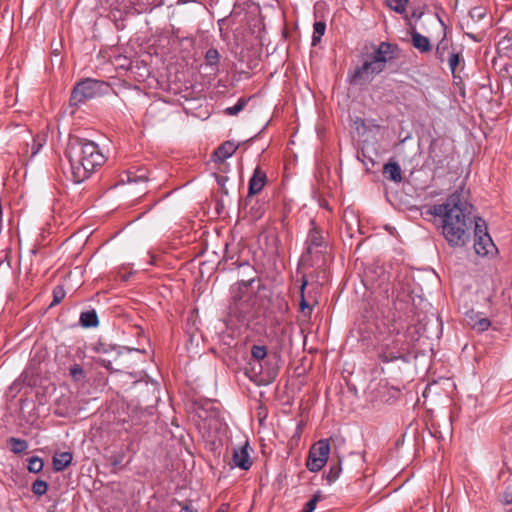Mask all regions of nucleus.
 Instances as JSON below:
<instances>
[{
    "label": "nucleus",
    "mask_w": 512,
    "mask_h": 512,
    "mask_svg": "<svg viewBox=\"0 0 512 512\" xmlns=\"http://www.w3.org/2000/svg\"><path fill=\"white\" fill-rule=\"evenodd\" d=\"M448 60L449 68L452 74L455 73L458 65L460 64L462 57L459 52H456L454 49L449 53V56L446 58Z\"/></svg>",
    "instance_id": "nucleus-27"
},
{
    "label": "nucleus",
    "mask_w": 512,
    "mask_h": 512,
    "mask_svg": "<svg viewBox=\"0 0 512 512\" xmlns=\"http://www.w3.org/2000/svg\"><path fill=\"white\" fill-rule=\"evenodd\" d=\"M80 324L85 328L97 327L99 324L97 313L94 309L82 312L79 319Z\"/></svg>",
    "instance_id": "nucleus-19"
},
{
    "label": "nucleus",
    "mask_w": 512,
    "mask_h": 512,
    "mask_svg": "<svg viewBox=\"0 0 512 512\" xmlns=\"http://www.w3.org/2000/svg\"><path fill=\"white\" fill-rule=\"evenodd\" d=\"M326 31V23L324 21H317L313 25L312 45L316 46L320 41L321 37Z\"/></svg>",
    "instance_id": "nucleus-22"
},
{
    "label": "nucleus",
    "mask_w": 512,
    "mask_h": 512,
    "mask_svg": "<svg viewBox=\"0 0 512 512\" xmlns=\"http://www.w3.org/2000/svg\"><path fill=\"white\" fill-rule=\"evenodd\" d=\"M180 512H196L191 506L189 505H184Z\"/></svg>",
    "instance_id": "nucleus-38"
},
{
    "label": "nucleus",
    "mask_w": 512,
    "mask_h": 512,
    "mask_svg": "<svg viewBox=\"0 0 512 512\" xmlns=\"http://www.w3.org/2000/svg\"><path fill=\"white\" fill-rule=\"evenodd\" d=\"M110 89V84L105 81L86 78L74 86L70 96V105L79 106L88 100L108 94Z\"/></svg>",
    "instance_id": "nucleus-4"
},
{
    "label": "nucleus",
    "mask_w": 512,
    "mask_h": 512,
    "mask_svg": "<svg viewBox=\"0 0 512 512\" xmlns=\"http://www.w3.org/2000/svg\"><path fill=\"white\" fill-rule=\"evenodd\" d=\"M383 173L385 177L395 183L402 181L401 167L397 162H389L384 165Z\"/></svg>",
    "instance_id": "nucleus-16"
},
{
    "label": "nucleus",
    "mask_w": 512,
    "mask_h": 512,
    "mask_svg": "<svg viewBox=\"0 0 512 512\" xmlns=\"http://www.w3.org/2000/svg\"><path fill=\"white\" fill-rule=\"evenodd\" d=\"M307 283H308L307 279L305 278V276H303L302 283L300 286V295H301L300 309L303 313H305L306 310H308L309 313H311V311H312V307L307 303V301L305 299V295H304V291L307 286Z\"/></svg>",
    "instance_id": "nucleus-29"
},
{
    "label": "nucleus",
    "mask_w": 512,
    "mask_h": 512,
    "mask_svg": "<svg viewBox=\"0 0 512 512\" xmlns=\"http://www.w3.org/2000/svg\"><path fill=\"white\" fill-rule=\"evenodd\" d=\"M66 296L64 286L57 285L53 289V301L50 303V307L59 304Z\"/></svg>",
    "instance_id": "nucleus-30"
},
{
    "label": "nucleus",
    "mask_w": 512,
    "mask_h": 512,
    "mask_svg": "<svg viewBox=\"0 0 512 512\" xmlns=\"http://www.w3.org/2000/svg\"><path fill=\"white\" fill-rule=\"evenodd\" d=\"M306 245V254L308 255L321 252V249L326 247L322 231L316 226L314 221H311V228L307 236Z\"/></svg>",
    "instance_id": "nucleus-10"
},
{
    "label": "nucleus",
    "mask_w": 512,
    "mask_h": 512,
    "mask_svg": "<svg viewBox=\"0 0 512 512\" xmlns=\"http://www.w3.org/2000/svg\"><path fill=\"white\" fill-rule=\"evenodd\" d=\"M229 508L228 504H222L221 507L216 512H227Z\"/></svg>",
    "instance_id": "nucleus-40"
},
{
    "label": "nucleus",
    "mask_w": 512,
    "mask_h": 512,
    "mask_svg": "<svg viewBox=\"0 0 512 512\" xmlns=\"http://www.w3.org/2000/svg\"><path fill=\"white\" fill-rule=\"evenodd\" d=\"M254 281V276L248 279H241L232 288L233 302L230 305V311L232 314L237 315L239 319H245L252 309L254 292L251 285Z\"/></svg>",
    "instance_id": "nucleus-5"
},
{
    "label": "nucleus",
    "mask_w": 512,
    "mask_h": 512,
    "mask_svg": "<svg viewBox=\"0 0 512 512\" xmlns=\"http://www.w3.org/2000/svg\"><path fill=\"white\" fill-rule=\"evenodd\" d=\"M121 461H122V458H118V457H115V456L111 457V463L113 465H118Z\"/></svg>",
    "instance_id": "nucleus-39"
},
{
    "label": "nucleus",
    "mask_w": 512,
    "mask_h": 512,
    "mask_svg": "<svg viewBox=\"0 0 512 512\" xmlns=\"http://www.w3.org/2000/svg\"><path fill=\"white\" fill-rule=\"evenodd\" d=\"M251 355L257 361L263 360L267 355V349L263 345H253Z\"/></svg>",
    "instance_id": "nucleus-32"
},
{
    "label": "nucleus",
    "mask_w": 512,
    "mask_h": 512,
    "mask_svg": "<svg viewBox=\"0 0 512 512\" xmlns=\"http://www.w3.org/2000/svg\"><path fill=\"white\" fill-rule=\"evenodd\" d=\"M248 443L233 450V463L242 470H248L252 466V460L248 452Z\"/></svg>",
    "instance_id": "nucleus-13"
},
{
    "label": "nucleus",
    "mask_w": 512,
    "mask_h": 512,
    "mask_svg": "<svg viewBox=\"0 0 512 512\" xmlns=\"http://www.w3.org/2000/svg\"><path fill=\"white\" fill-rule=\"evenodd\" d=\"M39 147H41V144H38V146H35V149L39 150Z\"/></svg>",
    "instance_id": "nucleus-44"
},
{
    "label": "nucleus",
    "mask_w": 512,
    "mask_h": 512,
    "mask_svg": "<svg viewBox=\"0 0 512 512\" xmlns=\"http://www.w3.org/2000/svg\"><path fill=\"white\" fill-rule=\"evenodd\" d=\"M44 466L43 460L40 457L32 456L28 459L27 469L31 473H39L42 471Z\"/></svg>",
    "instance_id": "nucleus-25"
},
{
    "label": "nucleus",
    "mask_w": 512,
    "mask_h": 512,
    "mask_svg": "<svg viewBox=\"0 0 512 512\" xmlns=\"http://www.w3.org/2000/svg\"><path fill=\"white\" fill-rule=\"evenodd\" d=\"M452 45L447 40L446 35L438 42L436 49H435V57L440 63H444L446 61V58L449 56V53L451 50Z\"/></svg>",
    "instance_id": "nucleus-18"
},
{
    "label": "nucleus",
    "mask_w": 512,
    "mask_h": 512,
    "mask_svg": "<svg viewBox=\"0 0 512 512\" xmlns=\"http://www.w3.org/2000/svg\"><path fill=\"white\" fill-rule=\"evenodd\" d=\"M503 49L512 47V33L506 34L498 43Z\"/></svg>",
    "instance_id": "nucleus-35"
},
{
    "label": "nucleus",
    "mask_w": 512,
    "mask_h": 512,
    "mask_svg": "<svg viewBox=\"0 0 512 512\" xmlns=\"http://www.w3.org/2000/svg\"><path fill=\"white\" fill-rule=\"evenodd\" d=\"M94 350L99 354L97 363L105 367L110 372L119 371L118 368L113 366V362L116 361L121 355L122 351L131 352L133 349L126 347L113 346L107 343L99 342L94 346ZM140 352L139 349H134Z\"/></svg>",
    "instance_id": "nucleus-9"
},
{
    "label": "nucleus",
    "mask_w": 512,
    "mask_h": 512,
    "mask_svg": "<svg viewBox=\"0 0 512 512\" xmlns=\"http://www.w3.org/2000/svg\"><path fill=\"white\" fill-rule=\"evenodd\" d=\"M321 499V494L318 491L313 497L305 504L303 512H313L316 508L317 502Z\"/></svg>",
    "instance_id": "nucleus-33"
},
{
    "label": "nucleus",
    "mask_w": 512,
    "mask_h": 512,
    "mask_svg": "<svg viewBox=\"0 0 512 512\" xmlns=\"http://www.w3.org/2000/svg\"><path fill=\"white\" fill-rule=\"evenodd\" d=\"M126 177H127V182H137L138 180L146 181L148 179L147 176H145L144 174L137 176V175H132V173H127Z\"/></svg>",
    "instance_id": "nucleus-36"
},
{
    "label": "nucleus",
    "mask_w": 512,
    "mask_h": 512,
    "mask_svg": "<svg viewBox=\"0 0 512 512\" xmlns=\"http://www.w3.org/2000/svg\"><path fill=\"white\" fill-rule=\"evenodd\" d=\"M411 40L414 48H416L420 53L431 52L432 45L428 37L414 30L411 32Z\"/></svg>",
    "instance_id": "nucleus-15"
},
{
    "label": "nucleus",
    "mask_w": 512,
    "mask_h": 512,
    "mask_svg": "<svg viewBox=\"0 0 512 512\" xmlns=\"http://www.w3.org/2000/svg\"><path fill=\"white\" fill-rule=\"evenodd\" d=\"M330 453V444L327 439H321L313 444L309 450L306 467L311 472L320 471L327 463Z\"/></svg>",
    "instance_id": "nucleus-8"
},
{
    "label": "nucleus",
    "mask_w": 512,
    "mask_h": 512,
    "mask_svg": "<svg viewBox=\"0 0 512 512\" xmlns=\"http://www.w3.org/2000/svg\"><path fill=\"white\" fill-rule=\"evenodd\" d=\"M70 374L75 380H79L84 377V370L80 365L75 364L71 366Z\"/></svg>",
    "instance_id": "nucleus-34"
},
{
    "label": "nucleus",
    "mask_w": 512,
    "mask_h": 512,
    "mask_svg": "<svg viewBox=\"0 0 512 512\" xmlns=\"http://www.w3.org/2000/svg\"><path fill=\"white\" fill-rule=\"evenodd\" d=\"M341 471H342L341 461H338L337 463L332 464L329 468V471L325 475L328 483L330 484L332 482H335L339 478Z\"/></svg>",
    "instance_id": "nucleus-24"
},
{
    "label": "nucleus",
    "mask_w": 512,
    "mask_h": 512,
    "mask_svg": "<svg viewBox=\"0 0 512 512\" xmlns=\"http://www.w3.org/2000/svg\"><path fill=\"white\" fill-rule=\"evenodd\" d=\"M7 442L11 452L14 454H21L28 448V443L24 439L11 437Z\"/></svg>",
    "instance_id": "nucleus-21"
},
{
    "label": "nucleus",
    "mask_w": 512,
    "mask_h": 512,
    "mask_svg": "<svg viewBox=\"0 0 512 512\" xmlns=\"http://www.w3.org/2000/svg\"><path fill=\"white\" fill-rule=\"evenodd\" d=\"M301 512H303V511H301Z\"/></svg>",
    "instance_id": "nucleus-46"
},
{
    "label": "nucleus",
    "mask_w": 512,
    "mask_h": 512,
    "mask_svg": "<svg viewBox=\"0 0 512 512\" xmlns=\"http://www.w3.org/2000/svg\"><path fill=\"white\" fill-rule=\"evenodd\" d=\"M267 182L266 173L260 167H256L249 180L248 196L256 195L262 191Z\"/></svg>",
    "instance_id": "nucleus-12"
},
{
    "label": "nucleus",
    "mask_w": 512,
    "mask_h": 512,
    "mask_svg": "<svg viewBox=\"0 0 512 512\" xmlns=\"http://www.w3.org/2000/svg\"><path fill=\"white\" fill-rule=\"evenodd\" d=\"M409 0H385V4L392 11L403 15L406 20H408V15L406 13L407 5Z\"/></svg>",
    "instance_id": "nucleus-20"
},
{
    "label": "nucleus",
    "mask_w": 512,
    "mask_h": 512,
    "mask_svg": "<svg viewBox=\"0 0 512 512\" xmlns=\"http://www.w3.org/2000/svg\"><path fill=\"white\" fill-rule=\"evenodd\" d=\"M452 158V145L444 139H433L429 146L428 162L435 171L445 169Z\"/></svg>",
    "instance_id": "nucleus-7"
},
{
    "label": "nucleus",
    "mask_w": 512,
    "mask_h": 512,
    "mask_svg": "<svg viewBox=\"0 0 512 512\" xmlns=\"http://www.w3.org/2000/svg\"><path fill=\"white\" fill-rule=\"evenodd\" d=\"M219 58L220 55L216 48H210L206 51L205 61L207 65L217 67L219 64Z\"/></svg>",
    "instance_id": "nucleus-26"
},
{
    "label": "nucleus",
    "mask_w": 512,
    "mask_h": 512,
    "mask_svg": "<svg viewBox=\"0 0 512 512\" xmlns=\"http://www.w3.org/2000/svg\"><path fill=\"white\" fill-rule=\"evenodd\" d=\"M399 48L396 44L381 42L377 49L357 67L354 72L355 80L368 79L370 75H377L384 71L389 60L395 59Z\"/></svg>",
    "instance_id": "nucleus-3"
},
{
    "label": "nucleus",
    "mask_w": 512,
    "mask_h": 512,
    "mask_svg": "<svg viewBox=\"0 0 512 512\" xmlns=\"http://www.w3.org/2000/svg\"><path fill=\"white\" fill-rule=\"evenodd\" d=\"M422 15H423V12L420 10H417V9L413 10L411 13V17L415 18L417 20L420 19L422 17Z\"/></svg>",
    "instance_id": "nucleus-37"
},
{
    "label": "nucleus",
    "mask_w": 512,
    "mask_h": 512,
    "mask_svg": "<svg viewBox=\"0 0 512 512\" xmlns=\"http://www.w3.org/2000/svg\"><path fill=\"white\" fill-rule=\"evenodd\" d=\"M248 101H249L248 98H244V97L239 98L237 103L234 106H231V107H228L225 109V113L227 115H231V116L238 114L245 108Z\"/></svg>",
    "instance_id": "nucleus-28"
},
{
    "label": "nucleus",
    "mask_w": 512,
    "mask_h": 512,
    "mask_svg": "<svg viewBox=\"0 0 512 512\" xmlns=\"http://www.w3.org/2000/svg\"><path fill=\"white\" fill-rule=\"evenodd\" d=\"M472 210L467 192L460 188L450 194L444 203L428 207L425 213L441 219L442 234L452 247H462L469 241V231L474 222L476 254L483 257L493 255L497 248L487 232L486 223L480 217L473 218Z\"/></svg>",
    "instance_id": "nucleus-1"
},
{
    "label": "nucleus",
    "mask_w": 512,
    "mask_h": 512,
    "mask_svg": "<svg viewBox=\"0 0 512 512\" xmlns=\"http://www.w3.org/2000/svg\"><path fill=\"white\" fill-rule=\"evenodd\" d=\"M240 267H245L246 269H248V270L252 271L253 273H255V271L253 270V268H252L250 265H248V264H246V265H241Z\"/></svg>",
    "instance_id": "nucleus-42"
},
{
    "label": "nucleus",
    "mask_w": 512,
    "mask_h": 512,
    "mask_svg": "<svg viewBox=\"0 0 512 512\" xmlns=\"http://www.w3.org/2000/svg\"><path fill=\"white\" fill-rule=\"evenodd\" d=\"M486 17V9L481 6L473 7L468 14V18L464 19L461 22V28H467V30H472V24H475ZM465 35H467L470 39L475 42H479L481 40V36L478 34H474L471 31H465Z\"/></svg>",
    "instance_id": "nucleus-11"
},
{
    "label": "nucleus",
    "mask_w": 512,
    "mask_h": 512,
    "mask_svg": "<svg viewBox=\"0 0 512 512\" xmlns=\"http://www.w3.org/2000/svg\"><path fill=\"white\" fill-rule=\"evenodd\" d=\"M238 144L233 141H225L223 142L214 152L213 159L214 161L223 162L227 158L231 157L235 151L238 149Z\"/></svg>",
    "instance_id": "nucleus-14"
},
{
    "label": "nucleus",
    "mask_w": 512,
    "mask_h": 512,
    "mask_svg": "<svg viewBox=\"0 0 512 512\" xmlns=\"http://www.w3.org/2000/svg\"><path fill=\"white\" fill-rule=\"evenodd\" d=\"M39 147H41V144H38V146H35V149L39 150Z\"/></svg>",
    "instance_id": "nucleus-45"
},
{
    "label": "nucleus",
    "mask_w": 512,
    "mask_h": 512,
    "mask_svg": "<svg viewBox=\"0 0 512 512\" xmlns=\"http://www.w3.org/2000/svg\"><path fill=\"white\" fill-rule=\"evenodd\" d=\"M471 319V322H469V325L476 331L478 332H483V331H486L490 325H491V322L488 318H478L477 319H473V317L471 316L470 317Z\"/></svg>",
    "instance_id": "nucleus-23"
},
{
    "label": "nucleus",
    "mask_w": 512,
    "mask_h": 512,
    "mask_svg": "<svg viewBox=\"0 0 512 512\" xmlns=\"http://www.w3.org/2000/svg\"><path fill=\"white\" fill-rule=\"evenodd\" d=\"M510 496H511V498H510V499H506V502H507V503L512 502V493L510 494Z\"/></svg>",
    "instance_id": "nucleus-43"
},
{
    "label": "nucleus",
    "mask_w": 512,
    "mask_h": 512,
    "mask_svg": "<svg viewBox=\"0 0 512 512\" xmlns=\"http://www.w3.org/2000/svg\"><path fill=\"white\" fill-rule=\"evenodd\" d=\"M378 357L383 363L401 360L408 363L410 360V344L404 335L397 333L394 337L385 340L378 347Z\"/></svg>",
    "instance_id": "nucleus-6"
},
{
    "label": "nucleus",
    "mask_w": 512,
    "mask_h": 512,
    "mask_svg": "<svg viewBox=\"0 0 512 512\" xmlns=\"http://www.w3.org/2000/svg\"><path fill=\"white\" fill-rule=\"evenodd\" d=\"M48 490V484L46 481L37 479L32 484V492L37 496L46 494Z\"/></svg>",
    "instance_id": "nucleus-31"
},
{
    "label": "nucleus",
    "mask_w": 512,
    "mask_h": 512,
    "mask_svg": "<svg viewBox=\"0 0 512 512\" xmlns=\"http://www.w3.org/2000/svg\"><path fill=\"white\" fill-rule=\"evenodd\" d=\"M227 180L226 177H223V176H217V181H218V184L223 186L225 181Z\"/></svg>",
    "instance_id": "nucleus-41"
},
{
    "label": "nucleus",
    "mask_w": 512,
    "mask_h": 512,
    "mask_svg": "<svg viewBox=\"0 0 512 512\" xmlns=\"http://www.w3.org/2000/svg\"><path fill=\"white\" fill-rule=\"evenodd\" d=\"M73 459L72 453L70 452H59L53 456V469L55 471H63L66 469Z\"/></svg>",
    "instance_id": "nucleus-17"
},
{
    "label": "nucleus",
    "mask_w": 512,
    "mask_h": 512,
    "mask_svg": "<svg viewBox=\"0 0 512 512\" xmlns=\"http://www.w3.org/2000/svg\"><path fill=\"white\" fill-rule=\"evenodd\" d=\"M65 154L70 163L72 179L77 184L89 179L106 161L98 145L83 138L71 140Z\"/></svg>",
    "instance_id": "nucleus-2"
}]
</instances>
